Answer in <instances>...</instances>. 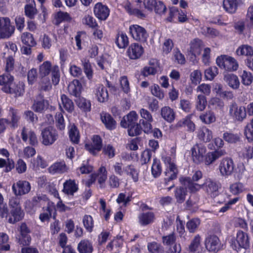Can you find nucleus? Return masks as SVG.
I'll return each instance as SVG.
<instances>
[{"label":"nucleus","mask_w":253,"mask_h":253,"mask_svg":"<svg viewBox=\"0 0 253 253\" xmlns=\"http://www.w3.org/2000/svg\"><path fill=\"white\" fill-rule=\"evenodd\" d=\"M207 105V100L206 97L203 95H199L196 100V108L200 111H203Z\"/></svg>","instance_id":"nucleus-54"},{"label":"nucleus","mask_w":253,"mask_h":253,"mask_svg":"<svg viewBox=\"0 0 253 253\" xmlns=\"http://www.w3.org/2000/svg\"><path fill=\"white\" fill-rule=\"evenodd\" d=\"M50 74L52 83L54 85L58 84L60 80V72L57 65L41 64L39 67L40 78L48 77Z\"/></svg>","instance_id":"nucleus-4"},{"label":"nucleus","mask_w":253,"mask_h":253,"mask_svg":"<svg viewBox=\"0 0 253 253\" xmlns=\"http://www.w3.org/2000/svg\"><path fill=\"white\" fill-rule=\"evenodd\" d=\"M220 241L216 236H210L206 239V247L210 252H217L220 248Z\"/></svg>","instance_id":"nucleus-22"},{"label":"nucleus","mask_w":253,"mask_h":253,"mask_svg":"<svg viewBox=\"0 0 253 253\" xmlns=\"http://www.w3.org/2000/svg\"><path fill=\"white\" fill-rule=\"evenodd\" d=\"M42 143L44 146L53 144L58 138L57 130L53 127L48 126L42 130Z\"/></svg>","instance_id":"nucleus-6"},{"label":"nucleus","mask_w":253,"mask_h":253,"mask_svg":"<svg viewBox=\"0 0 253 253\" xmlns=\"http://www.w3.org/2000/svg\"><path fill=\"white\" fill-rule=\"evenodd\" d=\"M141 0H137L135 5L131 6L130 3L128 1H124V7L126 11L130 15H134L138 17L141 18L142 14L141 11Z\"/></svg>","instance_id":"nucleus-17"},{"label":"nucleus","mask_w":253,"mask_h":253,"mask_svg":"<svg viewBox=\"0 0 253 253\" xmlns=\"http://www.w3.org/2000/svg\"><path fill=\"white\" fill-rule=\"evenodd\" d=\"M197 136L201 141L207 143L212 138V132L207 127L202 126L198 129Z\"/></svg>","instance_id":"nucleus-24"},{"label":"nucleus","mask_w":253,"mask_h":253,"mask_svg":"<svg viewBox=\"0 0 253 253\" xmlns=\"http://www.w3.org/2000/svg\"><path fill=\"white\" fill-rule=\"evenodd\" d=\"M8 241V235L5 233L0 232V251L6 252L10 250V246Z\"/></svg>","instance_id":"nucleus-41"},{"label":"nucleus","mask_w":253,"mask_h":253,"mask_svg":"<svg viewBox=\"0 0 253 253\" xmlns=\"http://www.w3.org/2000/svg\"><path fill=\"white\" fill-rule=\"evenodd\" d=\"M192 116V115H189L179 120L175 124V127L178 128L186 126L188 131H194L195 129V125L191 120Z\"/></svg>","instance_id":"nucleus-31"},{"label":"nucleus","mask_w":253,"mask_h":253,"mask_svg":"<svg viewBox=\"0 0 253 253\" xmlns=\"http://www.w3.org/2000/svg\"><path fill=\"white\" fill-rule=\"evenodd\" d=\"M68 134L70 140L72 143L74 144L79 143L80 140V132L77 126L75 124L70 126Z\"/></svg>","instance_id":"nucleus-34"},{"label":"nucleus","mask_w":253,"mask_h":253,"mask_svg":"<svg viewBox=\"0 0 253 253\" xmlns=\"http://www.w3.org/2000/svg\"><path fill=\"white\" fill-rule=\"evenodd\" d=\"M93 12L98 19L105 20L109 15L110 10L107 6L99 2L94 5Z\"/></svg>","instance_id":"nucleus-16"},{"label":"nucleus","mask_w":253,"mask_h":253,"mask_svg":"<svg viewBox=\"0 0 253 253\" xmlns=\"http://www.w3.org/2000/svg\"><path fill=\"white\" fill-rule=\"evenodd\" d=\"M8 126L11 129H15L19 125L21 120V114L19 110L10 107L8 113Z\"/></svg>","instance_id":"nucleus-14"},{"label":"nucleus","mask_w":253,"mask_h":253,"mask_svg":"<svg viewBox=\"0 0 253 253\" xmlns=\"http://www.w3.org/2000/svg\"><path fill=\"white\" fill-rule=\"evenodd\" d=\"M224 140L229 143H235L240 140V135L230 132H225L223 134Z\"/></svg>","instance_id":"nucleus-48"},{"label":"nucleus","mask_w":253,"mask_h":253,"mask_svg":"<svg viewBox=\"0 0 253 253\" xmlns=\"http://www.w3.org/2000/svg\"><path fill=\"white\" fill-rule=\"evenodd\" d=\"M202 44V42L199 39H195L191 43L190 52L192 55L196 56L197 55H199L201 53V45Z\"/></svg>","instance_id":"nucleus-46"},{"label":"nucleus","mask_w":253,"mask_h":253,"mask_svg":"<svg viewBox=\"0 0 253 253\" xmlns=\"http://www.w3.org/2000/svg\"><path fill=\"white\" fill-rule=\"evenodd\" d=\"M56 126L61 130L65 129V123L62 112L57 113L55 116Z\"/></svg>","instance_id":"nucleus-56"},{"label":"nucleus","mask_w":253,"mask_h":253,"mask_svg":"<svg viewBox=\"0 0 253 253\" xmlns=\"http://www.w3.org/2000/svg\"><path fill=\"white\" fill-rule=\"evenodd\" d=\"M224 81L233 89L239 88L240 82L238 76L233 74H224L223 77Z\"/></svg>","instance_id":"nucleus-25"},{"label":"nucleus","mask_w":253,"mask_h":253,"mask_svg":"<svg viewBox=\"0 0 253 253\" xmlns=\"http://www.w3.org/2000/svg\"><path fill=\"white\" fill-rule=\"evenodd\" d=\"M151 90L152 94L159 99L162 100L164 98L165 94L164 91L160 88L158 84H154L152 85Z\"/></svg>","instance_id":"nucleus-61"},{"label":"nucleus","mask_w":253,"mask_h":253,"mask_svg":"<svg viewBox=\"0 0 253 253\" xmlns=\"http://www.w3.org/2000/svg\"><path fill=\"white\" fill-rule=\"evenodd\" d=\"M61 100L63 107L65 110L68 113H72L74 110V104L73 101L64 94L61 95Z\"/></svg>","instance_id":"nucleus-40"},{"label":"nucleus","mask_w":253,"mask_h":253,"mask_svg":"<svg viewBox=\"0 0 253 253\" xmlns=\"http://www.w3.org/2000/svg\"><path fill=\"white\" fill-rule=\"evenodd\" d=\"M55 211L53 203L48 202L47 206L42 208V212L39 215V219L42 222H49L52 217V213Z\"/></svg>","instance_id":"nucleus-19"},{"label":"nucleus","mask_w":253,"mask_h":253,"mask_svg":"<svg viewBox=\"0 0 253 253\" xmlns=\"http://www.w3.org/2000/svg\"><path fill=\"white\" fill-rule=\"evenodd\" d=\"M236 241L240 248H247L249 247L250 242L247 234L242 231H238L236 235Z\"/></svg>","instance_id":"nucleus-33"},{"label":"nucleus","mask_w":253,"mask_h":253,"mask_svg":"<svg viewBox=\"0 0 253 253\" xmlns=\"http://www.w3.org/2000/svg\"><path fill=\"white\" fill-rule=\"evenodd\" d=\"M199 118L203 123L207 125L213 123L216 121L214 113L211 110L201 114L199 116Z\"/></svg>","instance_id":"nucleus-36"},{"label":"nucleus","mask_w":253,"mask_h":253,"mask_svg":"<svg viewBox=\"0 0 253 253\" xmlns=\"http://www.w3.org/2000/svg\"><path fill=\"white\" fill-rule=\"evenodd\" d=\"M21 137L22 141L29 144L31 146H27L24 150V155L26 158L33 157L36 153V151L33 147H36L39 144V141L35 132L28 128L23 127L21 132Z\"/></svg>","instance_id":"nucleus-2"},{"label":"nucleus","mask_w":253,"mask_h":253,"mask_svg":"<svg viewBox=\"0 0 253 253\" xmlns=\"http://www.w3.org/2000/svg\"><path fill=\"white\" fill-rule=\"evenodd\" d=\"M14 81V77L10 73H5L0 75V85L2 86L1 89L4 92L10 91V85Z\"/></svg>","instance_id":"nucleus-21"},{"label":"nucleus","mask_w":253,"mask_h":253,"mask_svg":"<svg viewBox=\"0 0 253 253\" xmlns=\"http://www.w3.org/2000/svg\"><path fill=\"white\" fill-rule=\"evenodd\" d=\"M186 188L187 187L186 186L185 188L180 187L176 189L175 191V197L178 202L181 203L185 200L186 195Z\"/></svg>","instance_id":"nucleus-51"},{"label":"nucleus","mask_w":253,"mask_h":253,"mask_svg":"<svg viewBox=\"0 0 253 253\" xmlns=\"http://www.w3.org/2000/svg\"><path fill=\"white\" fill-rule=\"evenodd\" d=\"M138 115L132 111L122 119L120 125L125 128H127L128 134L130 136H137L141 133V127L137 123Z\"/></svg>","instance_id":"nucleus-3"},{"label":"nucleus","mask_w":253,"mask_h":253,"mask_svg":"<svg viewBox=\"0 0 253 253\" xmlns=\"http://www.w3.org/2000/svg\"><path fill=\"white\" fill-rule=\"evenodd\" d=\"M128 56L131 59H137L140 57L142 53V48L138 43L132 44L127 50Z\"/></svg>","instance_id":"nucleus-32"},{"label":"nucleus","mask_w":253,"mask_h":253,"mask_svg":"<svg viewBox=\"0 0 253 253\" xmlns=\"http://www.w3.org/2000/svg\"><path fill=\"white\" fill-rule=\"evenodd\" d=\"M162 159L166 167L165 171L166 176L165 180L166 184L167 185L168 182L174 179L177 177L178 169L175 164L174 160L172 159L169 156H163Z\"/></svg>","instance_id":"nucleus-5"},{"label":"nucleus","mask_w":253,"mask_h":253,"mask_svg":"<svg viewBox=\"0 0 253 253\" xmlns=\"http://www.w3.org/2000/svg\"><path fill=\"white\" fill-rule=\"evenodd\" d=\"M223 6L226 11L230 13H233L237 9V1L236 0H224Z\"/></svg>","instance_id":"nucleus-44"},{"label":"nucleus","mask_w":253,"mask_h":253,"mask_svg":"<svg viewBox=\"0 0 253 253\" xmlns=\"http://www.w3.org/2000/svg\"><path fill=\"white\" fill-rule=\"evenodd\" d=\"M246 188L244 184L241 182H235L230 185L229 190L233 195H238L244 191Z\"/></svg>","instance_id":"nucleus-47"},{"label":"nucleus","mask_w":253,"mask_h":253,"mask_svg":"<svg viewBox=\"0 0 253 253\" xmlns=\"http://www.w3.org/2000/svg\"><path fill=\"white\" fill-rule=\"evenodd\" d=\"M151 171L153 175L155 177L159 176L162 172V168L160 162L159 160L154 159L151 168Z\"/></svg>","instance_id":"nucleus-57"},{"label":"nucleus","mask_w":253,"mask_h":253,"mask_svg":"<svg viewBox=\"0 0 253 253\" xmlns=\"http://www.w3.org/2000/svg\"><path fill=\"white\" fill-rule=\"evenodd\" d=\"M10 91L7 93L14 94L15 96H21L25 92V84L23 82L19 81L12 83V85H10Z\"/></svg>","instance_id":"nucleus-27"},{"label":"nucleus","mask_w":253,"mask_h":253,"mask_svg":"<svg viewBox=\"0 0 253 253\" xmlns=\"http://www.w3.org/2000/svg\"><path fill=\"white\" fill-rule=\"evenodd\" d=\"M68 168L64 161L53 164L48 169L51 173H63L67 171Z\"/></svg>","instance_id":"nucleus-30"},{"label":"nucleus","mask_w":253,"mask_h":253,"mask_svg":"<svg viewBox=\"0 0 253 253\" xmlns=\"http://www.w3.org/2000/svg\"><path fill=\"white\" fill-rule=\"evenodd\" d=\"M209 106L215 109H220L223 107L224 103L219 98L212 97L209 101Z\"/></svg>","instance_id":"nucleus-64"},{"label":"nucleus","mask_w":253,"mask_h":253,"mask_svg":"<svg viewBox=\"0 0 253 253\" xmlns=\"http://www.w3.org/2000/svg\"><path fill=\"white\" fill-rule=\"evenodd\" d=\"M234 169L235 165L231 158L225 157L220 160L218 169L221 176L228 177L232 174Z\"/></svg>","instance_id":"nucleus-8"},{"label":"nucleus","mask_w":253,"mask_h":253,"mask_svg":"<svg viewBox=\"0 0 253 253\" xmlns=\"http://www.w3.org/2000/svg\"><path fill=\"white\" fill-rule=\"evenodd\" d=\"M100 119L107 129L112 130L117 127L116 121L109 113L102 112L100 114Z\"/></svg>","instance_id":"nucleus-18"},{"label":"nucleus","mask_w":253,"mask_h":253,"mask_svg":"<svg viewBox=\"0 0 253 253\" xmlns=\"http://www.w3.org/2000/svg\"><path fill=\"white\" fill-rule=\"evenodd\" d=\"M12 189L15 195L22 196L30 192L31 185L27 181L19 180L12 185Z\"/></svg>","instance_id":"nucleus-15"},{"label":"nucleus","mask_w":253,"mask_h":253,"mask_svg":"<svg viewBox=\"0 0 253 253\" xmlns=\"http://www.w3.org/2000/svg\"><path fill=\"white\" fill-rule=\"evenodd\" d=\"M236 53L238 55L251 56L253 55V48L250 45H244L237 49Z\"/></svg>","instance_id":"nucleus-52"},{"label":"nucleus","mask_w":253,"mask_h":253,"mask_svg":"<svg viewBox=\"0 0 253 253\" xmlns=\"http://www.w3.org/2000/svg\"><path fill=\"white\" fill-rule=\"evenodd\" d=\"M202 172L200 170L196 171L192 176V179L190 177H181L180 181L184 186L187 187L191 192H195L202 188V185L196 184L194 182L198 181L202 177Z\"/></svg>","instance_id":"nucleus-7"},{"label":"nucleus","mask_w":253,"mask_h":253,"mask_svg":"<svg viewBox=\"0 0 253 253\" xmlns=\"http://www.w3.org/2000/svg\"><path fill=\"white\" fill-rule=\"evenodd\" d=\"M160 114L161 117L168 123H172L175 119V112L168 106L163 107L161 109Z\"/></svg>","instance_id":"nucleus-23"},{"label":"nucleus","mask_w":253,"mask_h":253,"mask_svg":"<svg viewBox=\"0 0 253 253\" xmlns=\"http://www.w3.org/2000/svg\"><path fill=\"white\" fill-rule=\"evenodd\" d=\"M218 69L216 66L211 67L205 70V78L208 80L211 81L218 74Z\"/></svg>","instance_id":"nucleus-55"},{"label":"nucleus","mask_w":253,"mask_h":253,"mask_svg":"<svg viewBox=\"0 0 253 253\" xmlns=\"http://www.w3.org/2000/svg\"><path fill=\"white\" fill-rule=\"evenodd\" d=\"M22 42L28 46H33L36 44L33 36L29 33L26 32L22 34L21 36Z\"/></svg>","instance_id":"nucleus-50"},{"label":"nucleus","mask_w":253,"mask_h":253,"mask_svg":"<svg viewBox=\"0 0 253 253\" xmlns=\"http://www.w3.org/2000/svg\"><path fill=\"white\" fill-rule=\"evenodd\" d=\"M192 161L196 164H200L204 161L207 153L206 147L201 144H196L191 149Z\"/></svg>","instance_id":"nucleus-9"},{"label":"nucleus","mask_w":253,"mask_h":253,"mask_svg":"<svg viewBox=\"0 0 253 253\" xmlns=\"http://www.w3.org/2000/svg\"><path fill=\"white\" fill-rule=\"evenodd\" d=\"M201 238L199 235L195 236L189 246V250L191 252L197 251L200 246Z\"/></svg>","instance_id":"nucleus-59"},{"label":"nucleus","mask_w":253,"mask_h":253,"mask_svg":"<svg viewBox=\"0 0 253 253\" xmlns=\"http://www.w3.org/2000/svg\"><path fill=\"white\" fill-rule=\"evenodd\" d=\"M25 14L28 17L33 19L37 13L36 3L34 0H29V3L25 6Z\"/></svg>","instance_id":"nucleus-39"},{"label":"nucleus","mask_w":253,"mask_h":253,"mask_svg":"<svg viewBox=\"0 0 253 253\" xmlns=\"http://www.w3.org/2000/svg\"><path fill=\"white\" fill-rule=\"evenodd\" d=\"M47 101L42 99L35 101L33 105V109L36 112L42 113L46 107Z\"/></svg>","instance_id":"nucleus-58"},{"label":"nucleus","mask_w":253,"mask_h":253,"mask_svg":"<svg viewBox=\"0 0 253 253\" xmlns=\"http://www.w3.org/2000/svg\"><path fill=\"white\" fill-rule=\"evenodd\" d=\"M62 192L68 196H74L79 190V183L77 180L69 179L63 184Z\"/></svg>","instance_id":"nucleus-13"},{"label":"nucleus","mask_w":253,"mask_h":253,"mask_svg":"<svg viewBox=\"0 0 253 253\" xmlns=\"http://www.w3.org/2000/svg\"><path fill=\"white\" fill-rule=\"evenodd\" d=\"M128 39L126 35L123 33L118 34L116 40V43L120 48L126 47L128 44Z\"/></svg>","instance_id":"nucleus-42"},{"label":"nucleus","mask_w":253,"mask_h":253,"mask_svg":"<svg viewBox=\"0 0 253 253\" xmlns=\"http://www.w3.org/2000/svg\"><path fill=\"white\" fill-rule=\"evenodd\" d=\"M79 169L81 174H88L93 171V167L89 165L88 161L86 162L84 161Z\"/></svg>","instance_id":"nucleus-63"},{"label":"nucleus","mask_w":253,"mask_h":253,"mask_svg":"<svg viewBox=\"0 0 253 253\" xmlns=\"http://www.w3.org/2000/svg\"><path fill=\"white\" fill-rule=\"evenodd\" d=\"M52 84L49 77L40 78L39 85L41 90L49 91L52 88Z\"/></svg>","instance_id":"nucleus-49"},{"label":"nucleus","mask_w":253,"mask_h":253,"mask_svg":"<svg viewBox=\"0 0 253 253\" xmlns=\"http://www.w3.org/2000/svg\"><path fill=\"white\" fill-rule=\"evenodd\" d=\"M202 187L209 194H214L216 192L219 187L216 182L210 178L206 179L202 185Z\"/></svg>","instance_id":"nucleus-35"},{"label":"nucleus","mask_w":253,"mask_h":253,"mask_svg":"<svg viewBox=\"0 0 253 253\" xmlns=\"http://www.w3.org/2000/svg\"><path fill=\"white\" fill-rule=\"evenodd\" d=\"M79 253H92L93 251L92 243L88 239L82 240L78 245Z\"/></svg>","instance_id":"nucleus-29"},{"label":"nucleus","mask_w":253,"mask_h":253,"mask_svg":"<svg viewBox=\"0 0 253 253\" xmlns=\"http://www.w3.org/2000/svg\"><path fill=\"white\" fill-rule=\"evenodd\" d=\"M125 172L127 175L131 176L134 181H138V172L134 168L132 165H128L124 169Z\"/></svg>","instance_id":"nucleus-53"},{"label":"nucleus","mask_w":253,"mask_h":253,"mask_svg":"<svg viewBox=\"0 0 253 253\" xmlns=\"http://www.w3.org/2000/svg\"><path fill=\"white\" fill-rule=\"evenodd\" d=\"M129 33L132 38L139 41L142 38V28L138 25H132L130 26Z\"/></svg>","instance_id":"nucleus-37"},{"label":"nucleus","mask_w":253,"mask_h":253,"mask_svg":"<svg viewBox=\"0 0 253 253\" xmlns=\"http://www.w3.org/2000/svg\"><path fill=\"white\" fill-rule=\"evenodd\" d=\"M68 89L70 94L76 97H79L83 89V86L79 80H74L70 83Z\"/></svg>","instance_id":"nucleus-26"},{"label":"nucleus","mask_w":253,"mask_h":253,"mask_svg":"<svg viewBox=\"0 0 253 253\" xmlns=\"http://www.w3.org/2000/svg\"><path fill=\"white\" fill-rule=\"evenodd\" d=\"M15 27L8 17H0V39H7L12 36Z\"/></svg>","instance_id":"nucleus-10"},{"label":"nucleus","mask_w":253,"mask_h":253,"mask_svg":"<svg viewBox=\"0 0 253 253\" xmlns=\"http://www.w3.org/2000/svg\"><path fill=\"white\" fill-rule=\"evenodd\" d=\"M76 104L83 112L87 113L91 110V102L90 100L84 97H79L76 101Z\"/></svg>","instance_id":"nucleus-38"},{"label":"nucleus","mask_w":253,"mask_h":253,"mask_svg":"<svg viewBox=\"0 0 253 253\" xmlns=\"http://www.w3.org/2000/svg\"><path fill=\"white\" fill-rule=\"evenodd\" d=\"M95 96L100 102L107 101L109 98V94L106 87L102 84H99L95 91Z\"/></svg>","instance_id":"nucleus-28"},{"label":"nucleus","mask_w":253,"mask_h":253,"mask_svg":"<svg viewBox=\"0 0 253 253\" xmlns=\"http://www.w3.org/2000/svg\"><path fill=\"white\" fill-rule=\"evenodd\" d=\"M242 82L245 85H250L253 82V77L251 73L244 70L241 75Z\"/></svg>","instance_id":"nucleus-60"},{"label":"nucleus","mask_w":253,"mask_h":253,"mask_svg":"<svg viewBox=\"0 0 253 253\" xmlns=\"http://www.w3.org/2000/svg\"><path fill=\"white\" fill-rule=\"evenodd\" d=\"M83 223L87 232L91 233L94 228V220L90 215L85 214L83 217Z\"/></svg>","instance_id":"nucleus-43"},{"label":"nucleus","mask_w":253,"mask_h":253,"mask_svg":"<svg viewBox=\"0 0 253 253\" xmlns=\"http://www.w3.org/2000/svg\"><path fill=\"white\" fill-rule=\"evenodd\" d=\"M92 142L86 143L84 148L92 155H96L101 150L103 146L102 139L99 135H93L91 138Z\"/></svg>","instance_id":"nucleus-12"},{"label":"nucleus","mask_w":253,"mask_h":253,"mask_svg":"<svg viewBox=\"0 0 253 253\" xmlns=\"http://www.w3.org/2000/svg\"><path fill=\"white\" fill-rule=\"evenodd\" d=\"M229 116L236 121H242L246 117V108L238 106L235 103H232L228 107Z\"/></svg>","instance_id":"nucleus-11"},{"label":"nucleus","mask_w":253,"mask_h":253,"mask_svg":"<svg viewBox=\"0 0 253 253\" xmlns=\"http://www.w3.org/2000/svg\"><path fill=\"white\" fill-rule=\"evenodd\" d=\"M226 154V151L224 150H218L208 153H206L204 162L206 165H210Z\"/></svg>","instance_id":"nucleus-20"},{"label":"nucleus","mask_w":253,"mask_h":253,"mask_svg":"<svg viewBox=\"0 0 253 253\" xmlns=\"http://www.w3.org/2000/svg\"><path fill=\"white\" fill-rule=\"evenodd\" d=\"M147 208V206L143 205V225L151 224L155 220V215L152 211H145Z\"/></svg>","instance_id":"nucleus-45"},{"label":"nucleus","mask_w":253,"mask_h":253,"mask_svg":"<svg viewBox=\"0 0 253 253\" xmlns=\"http://www.w3.org/2000/svg\"><path fill=\"white\" fill-rule=\"evenodd\" d=\"M10 211L7 204L3 202L0 204V216L2 218L8 217V222L14 224L21 220L24 216V212L20 205V199L12 197L9 200Z\"/></svg>","instance_id":"nucleus-1"},{"label":"nucleus","mask_w":253,"mask_h":253,"mask_svg":"<svg viewBox=\"0 0 253 253\" xmlns=\"http://www.w3.org/2000/svg\"><path fill=\"white\" fill-rule=\"evenodd\" d=\"M86 38V34L83 32H79L75 37L76 44L78 50H81L82 47L81 45L82 42L84 41Z\"/></svg>","instance_id":"nucleus-62"}]
</instances>
